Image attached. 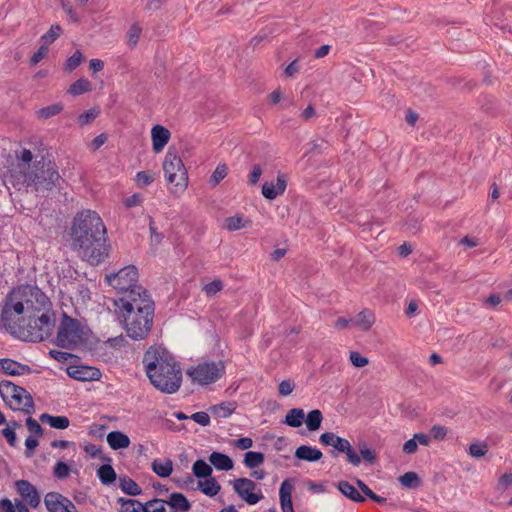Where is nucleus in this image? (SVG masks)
Here are the masks:
<instances>
[{"mask_svg": "<svg viewBox=\"0 0 512 512\" xmlns=\"http://www.w3.org/2000/svg\"><path fill=\"white\" fill-rule=\"evenodd\" d=\"M154 181L153 174L146 172V171H140L136 174V182L139 186L144 187L148 186Z\"/></svg>", "mask_w": 512, "mask_h": 512, "instance_id": "53", "label": "nucleus"}, {"mask_svg": "<svg viewBox=\"0 0 512 512\" xmlns=\"http://www.w3.org/2000/svg\"><path fill=\"white\" fill-rule=\"evenodd\" d=\"M70 474V467L62 462L58 461L54 467V476L59 479L67 478Z\"/></svg>", "mask_w": 512, "mask_h": 512, "instance_id": "50", "label": "nucleus"}, {"mask_svg": "<svg viewBox=\"0 0 512 512\" xmlns=\"http://www.w3.org/2000/svg\"><path fill=\"white\" fill-rule=\"evenodd\" d=\"M375 321L374 314L369 310L361 311L355 319H353V324L359 327L363 331H367L371 328Z\"/></svg>", "mask_w": 512, "mask_h": 512, "instance_id": "31", "label": "nucleus"}, {"mask_svg": "<svg viewBox=\"0 0 512 512\" xmlns=\"http://www.w3.org/2000/svg\"><path fill=\"white\" fill-rule=\"evenodd\" d=\"M321 444L325 446H332L338 452L345 453L347 460L354 466H358L361 463L360 456L352 448L350 442L347 439L337 436L333 432H325L321 434L319 438Z\"/></svg>", "mask_w": 512, "mask_h": 512, "instance_id": "13", "label": "nucleus"}, {"mask_svg": "<svg viewBox=\"0 0 512 512\" xmlns=\"http://www.w3.org/2000/svg\"><path fill=\"white\" fill-rule=\"evenodd\" d=\"M24 181L41 194L51 191L60 181L57 166L52 161H37L34 170L25 173Z\"/></svg>", "mask_w": 512, "mask_h": 512, "instance_id": "4", "label": "nucleus"}, {"mask_svg": "<svg viewBox=\"0 0 512 512\" xmlns=\"http://www.w3.org/2000/svg\"><path fill=\"white\" fill-rule=\"evenodd\" d=\"M171 133L161 125H155L151 129L152 148L155 153H160L169 142Z\"/></svg>", "mask_w": 512, "mask_h": 512, "instance_id": "19", "label": "nucleus"}, {"mask_svg": "<svg viewBox=\"0 0 512 512\" xmlns=\"http://www.w3.org/2000/svg\"><path fill=\"white\" fill-rule=\"evenodd\" d=\"M17 492L31 507L35 508L40 503V496L36 488L26 480H18L15 483Z\"/></svg>", "mask_w": 512, "mask_h": 512, "instance_id": "17", "label": "nucleus"}, {"mask_svg": "<svg viewBox=\"0 0 512 512\" xmlns=\"http://www.w3.org/2000/svg\"><path fill=\"white\" fill-rule=\"evenodd\" d=\"M349 358L352 365L357 368L364 367L369 363V359L367 357L362 356L356 351L351 352Z\"/></svg>", "mask_w": 512, "mask_h": 512, "instance_id": "51", "label": "nucleus"}, {"mask_svg": "<svg viewBox=\"0 0 512 512\" xmlns=\"http://www.w3.org/2000/svg\"><path fill=\"white\" fill-rule=\"evenodd\" d=\"M323 420L322 412L318 409L312 410L305 419L306 426L310 431H316L321 427Z\"/></svg>", "mask_w": 512, "mask_h": 512, "instance_id": "36", "label": "nucleus"}, {"mask_svg": "<svg viewBox=\"0 0 512 512\" xmlns=\"http://www.w3.org/2000/svg\"><path fill=\"white\" fill-rule=\"evenodd\" d=\"M225 370L224 363L218 362H204L188 370L187 374L191 377L193 382L200 385H208L216 382L221 378Z\"/></svg>", "mask_w": 512, "mask_h": 512, "instance_id": "11", "label": "nucleus"}, {"mask_svg": "<svg viewBox=\"0 0 512 512\" xmlns=\"http://www.w3.org/2000/svg\"><path fill=\"white\" fill-rule=\"evenodd\" d=\"M48 54V46L41 44L40 48L32 55L30 59L31 65L38 64L42 59H44Z\"/></svg>", "mask_w": 512, "mask_h": 512, "instance_id": "54", "label": "nucleus"}, {"mask_svg": "<svg viewBox=\"0 0 512 512\" xmlns=\"http://www.w3.org/2000/svg\"><path fill=\"white\" fill-rule=\"evenodd\" d=\"M1 433L5 437V439L7 440L8 444L10 446L14 447L16 445L17 438H16L15 431H12V428H4L1 431Z\"/></svg>", "mask_w": 512, "mask_h": 512, "instance_id": "63", "label": "nucleus"}, {"mask_svg": "<svg viewBox=\"0 0 512 512\" xmlns=\"http://www.w3.org/2000/svg\"><path fill=\"white\" fill-rule=\"evenodd\" d=\"M62 33V28L60 25H52L47 33L42 35L41 42L44 45L49 47Z\"/></svg>", "mask_w": 512, "mask_h": 512, "instance_id": "44", "label": "nucleus"}, {"mask_svg": "<svg viewBox=\"0 0 512 512\" xmlns=\"http://www.w3.org/2000/svg\"><path fill=\"white\" fill-rule=\"evenodd\" d=\"M294 484L292 480L286 479L282 482L279 489L280 505L282 512H294L292 504V492Z\"/></svg>", "mask_w": 512, "mask_h": 512, "instance_id": "20", "label": "nucleus"}, {"mask_svg": "<svg viewBox=\"0 0 512 512\" xmlns=\"http://www.w3.org/2000/svg\"><path fill=\"white\" fill-rule=\"evenodd\" d=\"M305 419V413L301 408H292L290 409L286 416L284 423L290 427L298 428L300 427Z\"/></svg>", "mask_w": 512, "mask_h": 512, "instance_id": "30", "label": "nucleus"}, {"mask_svg": "<svg viewBox=\"0 0 512 512\" xmlns=\"http://www.w3.org/2000/svg\"><path fill=\"white\" fill-rule=\"evenodd\" d=\"M26 426H27L28 430L30 431V433H32L36 436L42 435V432H43L42 427L35 419L28 417L26 419Z\"/></svg>", "mask_w": 512, "mask_h": 512, "instance_id": "56", "label": "nucleus"}, {"mask_svg": "<svg viewBox=\"0 0 512 512\" xmlns=\"http://www.w3.org/2000/svg\"><path fill=\"white\" fill-rule=\"evenodd\" d=\"M0 367L3 372L11 376H19L30 372L28 365L21 364L12 359H0Z\"/></svg>", "mask_w": 512, "mask_h": 512, "instance_id": "22", "label": "nucleus"}, {"mask_svg": "<svg viewBox=\"0 0 512 512\" xmlns=\"http://www.w3.org/2000/svg\"><path fill=\"white\" fill-rule=\"evenodd\" d=\"M417 448H418L417 442H416L415 438L413 437V438L407 440L403 444L402 451L405 454L411 455L417 451Z\"/></svg>", "mask_w": 512, "mask_h": 512, "instance_id": "62", "label": "nucleus"}, {"mask_svg": "<svg viewBox=\"0 0 512 512\" xmlns=\"http://www.w3.org/2000/svg\"><path fill=\"white\" fill-rule=\"evenodd\" d=\"M192 471L197 478L210 477L213 472L212 467L202 459H198L194 462Z\"/></svg>", "mask_w": 512, "mask_h": 512, "instance_id": "39", "label": "nucleus"}, {"mask_svg": "<svg viewBox=\"0 0 512 512\" xmlns=\"http://www.w3.org/2000/svg\"><path fill=\"white\" fill-rule=\"evenodd\" d=\"M294 383L290 380H283L278 387L279 394L281 396H288L290 395L294 390Z\"/></svg>", "mask_w": 512, "mask_h": 512, "instance_id": "58", "label": "nucleus"}, {"mask_svg": "<svg viewBox=\"0 0 512 512\" xmlns=\"http://www.w3.org/2000/svg\"><path fill=\"white\" fill-rule=\"evenodd\" d=\"M119 502L120 512H146L147 511V503L142 504L141 502L133 499H123L120 498Z\"/></svg>", "mask_w": 512, "mask_h": 512, "instance_id": "34", "label": "nucleus"}, {"mask_svg": "<svg viewBox=\"0 0 512 512\" xmlns=\"http://www.w3.org/2000/svg\"><path fill=\"white\" fill-rule=\"evenodd\" d=\"M62 9L67 14L69 19L73 22H79L80 18L76 10L73 8L72 4L68 1H62Z\"/></svg>", "mask_w": 512, "mask_h": 512, "instance_id": "55", "label": "nucleus"}, {"mask_svg": "<svg viewBox=\"0 0 512 512\" xmlns=\"http://www.w3.org/2000/svg\"><path fill=\"white\" fill-rule=\"evenodd\" d=\"M146 374L151 384L167 394L177 392L182 382V371L174 357L163 347H150L143 357Z\"/></svg>", "mask_w": 512, "mask_h": 512, "instance_id": "2", "label": "nucleus"}, {"mask_svg": "<svg viewBox=\"0 0 512 512\" xmlns=\"http://www.w3.org/2000/svg\"><path fill=\"white\" fill-rule=\"evenodd\" d=\"M66 372L68 376L79 381L98 380L101 376V373L97 368L82 365L69 366L67 367Z\"/></svg>", "mask_w": 512, "mask_h": 512, "instance_id": "16", "label": "nucleus"}, {"mask_svg": "<svg viewBox=\"0 0 512 512\" xmlns=\"http://www.w3.org/2000/svg\"><path fill=\"white\" fill-rule=\"evenodd\" d=\"M287 187V178L284 174H278L276 183L265 182L262 186V194L266 199L273 200L282 195Z\"/></svg>", "mask_w": 512, "mask_h": 512, "instance_id": "18", "label": "nucleus"}, {"mask_svg": "<svg viewBox=\"0 0 512 512\" xmlns=\"http://www.w3.org/2000/svg\"><path fill=\"white\" fill-rule=\"evenodd\" d=\"M123 328L133 340L146 338L153 324L154 311L119 313Z\"/></svg>", "mask_w": 512, "mask_h": 512, "instance_id": "7", "label": "nucleus"}, {"mask_svg": "<svg viewBox=\"0 0 512 512\" xmlns=\"http://www.w3.org/2000/svg\"><path fill=\"white\" fill-rule=\"evenodd\" d=\"M236 409V403L229 401L214 405L210 408V412L217 418H228Z\"/></svg>", "mask_w": 512, "mask_h": 512, "instance_id": "29", "label": "nucleus"}, {"mask_svg": "<svg viewBox=\"0 0 512 512\" xmlns=\"http://www.w3.org/2000/svg\"><path fill=\"white\" fill-rule=\"evenodd\" d=\"M18 301L10 307H6L3 311V320L10 329L15 327L11 326L10 320L12 314L20 316L22 314H49L53 313L51 309V301L38 287L32 285H25L19 287L16 292Z\"/></svg>", "mask_w": 512, "mask_h": 512, "instance_id": "3", "label": "nucleus"}, {"mask_svg": "<svg viewBox=\"0 0 512 512\" xmlns=\"http://www.w3.org/2000/svg\"><path fill=\"white\" fill-rule=\"evenodd\" d=\"M190 418L201 426H207L210 424L209 414L203 411L192 414Z\"/></svg>", "mask_w": 512, "mask_h": 512, "instance_id": "57", "label": "nucleus"}, {"mask_svg": "<svg viewBox=\"0 0 512 512\" xmlns=\"http://www.w3.org/2000/svg\"><path fill=\"white\" fill-rule=\"evenodd\" d=\"M263 171H262V168L260 165L258 164H255L253 167H252V170L248 176L249 178V183L252 184V185H255L257 184V182L259 181L261 175H262Z\"/></svg>", "mask_w": 512, "mask_h": 512, "instance_id": "61", "label": "nucleus"}, {"mask_svg": "<svg viewBox=\"0 0 512 512\" xmlns=\"http://www.w3.org/2000/svg\"><path fill=\"white\" fill-rule=\"evenodd\" d=\"M447 432V429L441 425H434L430 431L431 436L438 441L443 440L446 437Z\"/></svg>", "mask_w": 512, "mask_h": 512, "instance_id": "60", "label": "nucleus"}, {"mask_svg": "<svg viewBox=\"0 0 512 512\" xmlns=\"http://www.w3.org/2000/svg\"><path fill=\"white\" fill-rule=\"evenodd\" d=\"M119 487L124 493L131 496H136L141 493L140 486L134 480L128 477L120 478Z\"/></svg>", "mask_w": 512, "mask_h": 512, "instance_id": "40", "label": "nucleus"}, {"mask_svg": "<svg viewBox=\"0 0 512 512\" xmlns=\"http://www.w3.org/2000/svg\"><path fill=\"white\" fill-rule=\"evenodd\" d=\"M171 512H187L191 509V504L182 493L174 492L165 500Z\"/></svg>", "mask_w": 512, "mask_h": 512, "instance_id": "21", "label": "nucleus"}, {"mask_svg": "<svg viewBox=\"0 0 512 512\" xmlns=\"http://www.w3.org/2000/svg\"><path fill=\"white\" fill-rule=\"evenodd\" d=\"M92 89V84L89 80L80 78L70 85L68 93L73 96H78L83 93L89 92Z\"/></svg>", "mask_w": 512, "mask_h": 512, "instance_id": "35", "label": "nucleus"}, {"mask_svg": "<svg viewBox=\"0 0 512 512\" xmlns=\"http://www.w3.org/2000/svg\"><path fill=\"white\" fill-rule=\"evenodd\" d=\"M169 506L163 499H153L147 502L146 512H171Z\"/></svg>", "mask_w": 512, "mask_h": 512, "instance_id": "46", "label": "nucleus"}, {"mask_svg": "<svg viewBox=\"0 0 512 512\" xmlns=\"http://www.w3.org/2000/svg\"><path fill=\"white\" fill-rule=\"evenodd\" d=\"M322 452L315 447L302 445L299 446L295 451V457L299 460H305L308 462H316L322 458Z\"/></svg>", "mask_w": 512, "mask_h": 512, "instance_id": "23", "label": "nucleus"}, {"mask_svg": "<svg viewBox=\"0 0 512 512\" xmlns=\"http://www.w3.org/2000/svg\"><path fill=\"white\" fill-rule=\"evenodd\" d=\"M83 61V55L80 51H75L72 56H70L65 63V70L68 72H72L75 70Z\"/></svg>", "mask_w": 512, "mask_h": 512, "instance_id": "48", "label": "nucleus"}, {"mask_svg": "<svg viewBox=\"0 0 512 512\" xmlns=\"http://www.w3.org/2000/svg\"><path fill=\"white\" fill-rule=\"evenodd\" d=\"M235 447L241 449V450H247L252 447L253 441L249 437H242L235 441L234 443Z\"/></svg>", "mask_w": 512, "mask_h": 512, "instance_id": "64", "label": "nucleus"}, {"mask_svg": "<svg viewBox=\"0 0 512 512\" xmlns=\"http://www.w3.org/2000/svg\"><path fill=\"white\" fill-rule=\"evenodd\" d=\"M63 110V106L59 103L49 105L36 111V116L39 119H48L59 114Z\"/></svg>", "mask_w": 512, "mask_h": 512, "instance_id": "42", "label": "nucleus"}, {"mask_svg": "<svg viewBox=\"0 0 512 512\" xmlns=\"http://www.w3.org/2000/svg\"><path fill=\"white\" fill-rule=\"evenodd\" d=\"M250 226H251V221L242 215L228 217L225 219V223H224V227L228 231H237L242 228H246V227H250Z\"/></svg>", "mask_w": 512, "mask_h": 512, "instance_id": "28", "label": "nucleus"}, {"mask_svg": "<svg viewBox=\"0 0 512 512\" xmlns=\"http://www.w3.org/2000/svg\"><path fill=\"white\" fill-rule=\"evenodd\" d=\"M488 444L486 442H476L469 446V454L471 457L480 458L488 452Z\"/></svg>", "mask_w": 512, "mask_h": 512, "instance_id": "45", "label": "nucleus"}, {"mask_svg": "<svg viewBox=\"0 0 512 512\" xmlns=\"http://www.w3.org/2000/svg\"><path fill=\"white\" fill-rule=\"evenodd\" d=\"M49 355L54 360H56L58 362H62V363L67 362L70 358L73 357L72 354H70L68 352H64V351H59V350H50Z\"/></svg>", "mask_w": 512, "mask_h": 512, "instance_id": "59", "label": "nucleus"}, {"mask_svg": "<svg viewBox=\"0 0 512 512\" xmlns=\"http://www.w3.org/2000/svg\"><path fill=\"white\" fill-rule=\"evenodd\" d=\"M40 421L42 423H48L55 429H66L70 423L66 416H51L47 413L40 416Z\"/></svg>", "mask_w": 512, "mask_h": 512, "instance_id": "33", "label": "nucleus"}, {"mask_svg": "<svg viewBox=\"0 0 512 512\" xmlns=\"http://www.w3.org/2000/svg\"><path fill=\"white\" fill-rule=\"evenodd\" d=\"M198 488L205 495L214 497L219 493L221 486L215 478L207 477L204 481L198 482Z\"/></svg>", "mask_w": 512, "mask_h": 512, "instance_id": "32", "label": "nucleus"}, {"mask_svg": "<svg viewBox=\"0 0 512 512\" xmlns=\"http://www.w3.org/2000/svg\"><path fill=\"white\" fill-rule=\"evenodd\" d=\"M138 280V271L134 265L126 266L120 269L117 273L106 276V281L114 289L128 293L132 288H136Z\"/></svg>", "mask_w": 512, "mask_h": 512, "instance_id": "12", "label": "nucleus"}, {"mask_svg": "<svg viewBox=\"0 0 512 512\" xmlns=\"http://www.w3.org/2000/svg\"><path fill=\"white\" fill-rule=\"evenodd\" d=\"M142 28L137 24H132L127 32L128 45L131 48H134L139 40L141 35Z\"/></svg>", "mask_w": 512, "mask_h": 512, "instance_id": "47", "label": "nucleus"}, {"mask_svg": "<svg viewBox=\"0 0 512 512\" xmlns=\"http://www.w3.org/2000/svg\"><path fill=\"white\" fill-rule=\"evenodd\" d=\"M84 340V330L80 323L64 314L58 328L57 345L63 348H74Z\"/></svg>", "mask_w": 512, "mask_h": 512, "instance_id": "9", "label": "nucleus"}, {"mask_svg": "<svg viewBox=\"0 0 512 512\" xmlns=\"http://www.w3.org/2000/svg\"><path fill=\"white\" fill-rule=\"evenodd\" d=\"M97 475L104 485H109L116 480L115 470L108 464L100 466L97 471Z\"/></svg>", "mask_w": 512, "mask_h": 512, "instance_id": "38", "label": "nucleus"}, {"mask_svg": "<svg viewBox=\"0 0 512 512\" xmlns=\"http://www.w3.org/2000/svg\"><path fill=\"white\" fill-rule=\"evenodd\" d=\"M228 173V167L226 164H218L212 175L210 176L209 183L215 187L217 186Z\"/></svg>", "mask_w": 512, "mask_h": 512, "instance_id": "43", "label": "nucleus"}, {"mask_svg": "<svg viewBox=\"0 0 512 512\" xmlns=\"http://www.w3.org/2000/svg\"><path fill=\"white\" fill-rule=\"evenodd\" d=\"M163 170L167 182L172 185L171 192H183L188 186L186 168L175 149L169 148L163 162Z\"/></svg>", "mask_w": 512, "mask_h": 512, "instance_id": "6", "label": "nucleus"}, {"mask_svg": "<svg viewBox=\"0 0 512 512\" xmlns=\"http://www.w3.org/2000/svg\"><path fill=\"white\" fill-rule=\"evenodd\" d=\"M338 490L351 501L362 503L365 501L364 496L361 495L359 490L348 481L342 480L337 483Z\"/></svg>", "mask_w": 512, "mask_h": 512, "instance_id": "24", "label": "nucleus"}, {"mask_svg": "<svg viewBox=\"0 0 512 512\" xmlns=\"http://www.w3.org/2000/svg\"><path fill=\"white\" fill-rule=\"evenodd\" d=\"M151 468L159 477H169L173 471V462L170 459H155L151 463Z\"/></svg>", "mask_w": 512, "mask_h": 512, "instance_id": "27", "label": "nucleus"}, {"mask_svg": "<svg viewBox=\"0 0 512 512\" xmlns=\"http://www.w3.org/2000/svg\"><path fill=\"white\" fill-rule=\"evenodd\" d=\"M25 326H19V334L28 341L40 342L51 335L55 324L54 313L28 314Z\"/></svg>", "mask_w": 512, "mask_h": 512, "instance_id": "5", "label": "nucleus"}, {"mask_svg": "<svg viewBox=\"0 0 512 512\" xmlns=\"http://www.w3.org/2000/svg\"><path fill=\"white\" fill-rule=\"evenodd\" d=\"M209 461L217 470L221 471H229L234 465L232 459L221 452H212L209 456Z\"/></svg>", "mask_w": 512, "mask_h": 512, "instance_id": "25", "label": "nucleus"}, {"mask_svg": "<svg viewBox=\"0 0 512 512\" xmlns=\"http://www.w3.org/2000/svg\"><path fill=\"white\" fill-rule=\"evenodd\" d=\"M223 287V282L220 279H214L212 282L207 283L203 287V291L208 297H212L216 295L218 292H220L223 289Z\"/></svg>", "mask_w": 512, "mask_h": 512, "instance_id": "49", "label": "nucleus"}, {"mask_svg": "<svg viewBox=\"0 0 512 512\" xmlns=\"http://www.w3.org/2000/svg\"><path fill=\"white\" fill-rule=\"evenodd\" d=\"M256 488V483L248 478H238L233 481L235 493L249 505H254L263 498L261 490L255 492Z\"/></svg>", "mask_w": 512, "mask_h": 512, "instance_id": "14", "label": "nucleus"}, {"mask_svg": "<svg viewBox=\"0 0 512 512\" xmlns=\"http://www.w3.org/2000/svg\"><path fill=\"white\" fill-rule=\"evenodd\" d=\"M264 460L265 457L263 453L249 451L245 453L243 463L246 467L254 469L263 464Z\"/></svg>", "mask_w": 512, "mask_h": 512, "instance_id": "37", "label": "nucleus"}, {"mask_svg": "<svg viewBox=\"0 0 512 512\" xmlns=\"http://www.w3.org/2000/svg\"><path fill=\"white\" fill-rule=\"evenodd\" d=\"M121 306L119 313L140 312V311H154V302L148 295L147 291L138 286L132 288L121 299Z\"/></svg>", "mask_w": 512, "mask_h": 512, "instance_id": "10", "label": "nucleus"}, {"mask_svg": "<svg viewBox=\"0 0 512 512\" xmlns=\"http://www.w3.org/2000/svg\"><path fill=\"white\" fill-rule=\"evenodd\" d=\"M106 228L101 217L92 210H84L74 217L71 227V247L90 265H98L108 257Z\"/></svg>", "mask_w": 512, "mask_h": 512, "instance_id": "1", "label": "nucleus"}, {"mask_svg": "<svg viewBox=\"0 0 512 512\" xmlns=\"http://www.w3.org/2000/svg\"><path fill=\"white\" fill-rule=\"evenodd\" d=\"M0 395L11 409L22 411L26 414L34 412L33 398L23 387L15 385L11 381H1Z\"/></svg>", "mask_w": 512, "mask_h": 512, "instance_id": "8", "label": "nucleus"}, {"mask_svg": "<svg viewBox=\"0 0 512 512\" xmlns=\"http://www.w3.org/2000/svg\"><path fill=\"white\" fill-rule=\"evenodd\" d=\"M98 113H99L98 110L90 109L87 112L78 116V123L81 126H85V125L91 123L98 116Z\"/></svg>", "mask_w": 512, "mask_h": 512, "instance_id": "52", "label": "nucleus"}, {"mask_svg": "<svg viewBox=\"0 0 512 512\" xmlns=\"http://www.w3.org/2000/svg\"><path fill=\"white\" fill-rule=\"evenodd\" d=\"M107 442L114 450L125 449L130 445L129 437L121 431H112L108 433Z\"/></svg>", "mask_w": 512, "mask_h": 512, "instance_id": "26", "label": "nucleus"}, {"mask_svg": "<svg viewBox=\"0 0 512 512\" xmlns=\"http://www.w3.org/2000/svg\"><path fill=\"white\" fill-rule=\"evenodd\" d=\"M399 482L403 487L412 489L420 485V478L417 473L410 471L400 476Z\"/></svg>", "mask_w": 512, "mask_h": 512, "instance_id": "41", "label": "nucleus"}, {"mask_svg": "<svg viewBox=\"0 0 512 512\" xmlns=\"http://www.w3.org/2000/svg\"><path fill=\"white\" fill-rule=\"evenodd\" d=\"M44 503L49 512H78L72 501L57 492L47 493Z\"/></svg>", "mask_w": 512, "mask_h": 512, "instance_id": "15", "label": "nucleus"}]
</instances>
